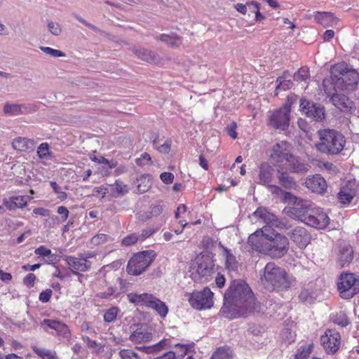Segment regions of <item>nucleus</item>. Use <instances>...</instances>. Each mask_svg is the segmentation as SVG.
I'll list each match as a JSON object with an SVG mask.
<instances>
[{"label":"nucleus","mask_w":359,"mask_h":359,"mask_svg":"<svg viewBox=\"0 0 359 359\" xmlns=\"http://www.w3.org/2000/svg\"><path fill=\"white\" fill-rule=\"evenodd\" d=\"M255 311V298L250 287L244 280H233L224 294L221 312L226 314V318H236Z\"/></svg>","instance_id":"f257e3e1"},{"label":"nucleus","mask_w":359,"mask_h":359,"mask_svg":"<svg viewBox=\"0 0 359 359\" xmlns=\"http://www.w3.org/2000/svg\"><path fill=\"white\" fill-rule=\"evenodd\" d=\"M358 83L359 73L346 63H338L332 67L330 76L323 80V87L325 94L330 95L332 90L353 91Z\"/></svg>","instance_id":"f03ea898"},{"label":"nucleus","mask_w":359,"mask_h":359,"mask_svg":"<svg viewBox=\"0 0 359 359\" xmlns=\"http://www.w3.org/2000/svg\"><path fill=\"white\" fill-rule=\"evenodd\" d=\"M318 140L316 143V149L320 152L328 155L340 154L345 146L344 136L334 129H318L317 132Z\"/></svg>","instance_id":"7ed1b4c3"},{"label":"nucleus","mask_w":359,"mask_h":359,"mask_svg":"<svg viewBox=\"0 0 359 359\" xmlns=\"http://www.w3.org/2000/svg\"><path fill=\"white\" fill-rule=\"evenodd\" d=\"M261 279L264 287L271 291L287 290L293 280L284 269L273 262H269L265 266L264 275Z\"/></svg>","instance_id":"20e7f679"},{"label":"nucleus","mask_w":359,"mask_h":359,"mask_svg":"<svg viewBox=\"0 0 359 359\" xmlns=\"http://www.w3.org/2000/svg\"><path fill=\"white\" fill-rule=\"evenodd\" d=\"M156 257L153 250L139 252L134 255L127 264V272L133 276H137L144 272L151 264Z\"/></svg>","instance_id":"39448f33"},{"label":"nucleus","mask_w":359,"mask_h":359,"mask_svg":"<svg viewBox=\"0 0 359 359\" xmlns=\"http://www.w3.org/2000/svg\"><path fill=\"white\" fill-rule=\"evenodd\" d=\"M340 295L351 299L359 292V277L351 273H342L337 283Z\"/></svg>","instance_id":"423d86ee"},{"label":"nucleus","mask_w":359,"mask_h":359,"mask_svg":"<svg viewBox=\"0 0 359 359\" xmlns=\"http://www.w3.org/2000/svg\"><path fill=\"white\" fill-rule=\"evenodd\" d=\"M290 106L283 107L268 112V125L275 129L285 130L287 129L290 121Z\"/></svg>","instance_id":"0eeeda50"},{"label":"nucleus","mask_w":359,"mask_h":359,"mask_svg":"<svg viewBox=\"0 0 359 359\" xmlns=\"http://www.w3.org/2000/svg\"><path fill=\"white\" fill-rule=\"evenodd\" d=\"M253 215L257 218H259L266 224L264 226H267L268 233L271 228L284 229H290L291 227V226L289 224L287 219L285 217L279 218L275 215L269 212L264 208H257V210L254 212Z\"/></svg>","instance_id":"6e6552de"},{"label":"nucleus","mask_w":359,"mask_h":359,"mask_svg":"<svg viewBox=\"0 0 359 359\" xmlns=\"http://www.w3.org/2000/svg\"><path fill=\"white\" fill-rule=\"evenodd\" d=\"M270 234L266 254L273 258L284 256L289 248V241L286 236L280 233Z\"/></svg>","instance_id":"1a4fd4ad"},{"label":"nucleus","mask_w":359,"mask_h":359,"mask_svg":"<svg viewBox=\"0 0 359 359\" xmlns=\"http://www.w3.org/2000/svg\"><path fill=\"white\" fill-rule=\"evenodd\" d=\"M269 236L267 226H263L248 237V243L253 250L266 254Z\"/></svg>","instance_id":"9d476101"},{"label":"nucleus","mask_w":359,"mask_h":359,"mask_svg":"<svg viewBox=\"0 0 359 359\" xmlns=\"http://www.w3.org/2000/svg\"><path fill=\"white\" fill-rule=\"evenodd\" d=\"M213 293L208 287L201 291L193 292L189 297L191 306L197 310L210 309L213 304Z\"/></svg>","instance_id":"9b49d317"},{"label":"nucleus","mask_w":359,"mask_h":359,"mask_svg":"<svg viewBox=\"0 0 359 359\" xmlns=\"http://www.w3.org/2000/svg\"><path fill=\"white\" fill-rule=\"evenodd\" d=\"M197 265L196 272L192 273V278L195 281H201L203 278L207 279L214 270L215 264L210 257L203 255L198 257L196 259Z\"/></svg>","instance_id":"f8f14e48"},{"label":"nucleus","mask_w":359,"mask_h":359,"mask_svg":"<svg viewBox=\"0 0 359 359\" xmlns=\"http://www.w3.org/2000/svg\"><path fill=\"white\" fill-rule=\"evenodd\" d=\"M309 207V205L307 201L298 199L292 207L286 210V213L288 216L302 222L306 219L312 222L314 220V217L311 215H307Z\"/></svg>","instance_id":"ddd939ff"},{"label":"nucleus","mask_w":359,"mask_h":359,"mask_svg":"<svg viewBox=\"0 0 359 359\" xmlns=\"http://www.w3.org/2000/svg\"><path fill=\"white\" fill-rule=\"evenodd\" d=\"M341 336L333 330H328L320 337V343L327 353H334L339 348Z\"/></svg>","instance_id":"4468645a"},{"label":"nucleus","mask_w":359,"mask_h":359,"mask_svg":"<svg viewBox=\"0 0 359 359\" xmlns=\"http://www.w3.org/2000/svg\"><path fill=\"white\" fill-rule=\"evenodd\" d=\"M330 96V100L332 104L341 111L344 113L353 114L356 110L354 102L344 94L332 93L327 95Z\"/></svg>","instance_id":"2eb2a0df"},{"label":"nucleus","mask_w":359,"mask_h":359,"mask_svg":"<svg viewBox=\"0 0 359 359\" xmlns=\"http://www.w3.org/2000/svg\"><path fill=\"white\" fill-rule=\"evenodd\" d=\"M65 260L71 271L79 277H83V275L79 272L87 271L91 266V262L89 260L82 259L81 256L79 257L67 256Z\"/></svg>","instance_id":"dca6fc26"},{"label":"nucleus","mask_w":359,"mask_h":359,"mask_svg":"<svg viewBox=\"0 0 359 359\" xmlns=\"http://www.w3.org/2000/svg\"><path fill=\"white\" fill-rule=\"evenodd\" d=\"M285 144V142H282L281 143H277L273 145L272 153L270 155L273 161L278 163L285 161L289 163L291 161V159H293V155L290 154L286 148L283 147Z\"/></svg>","instance_id":"f3484780"},{"label":"nucleus","mask_w":359,"mask_h":359,"mask_svg":"<svg viewBox=\"0 0 359 359\" xmlns=\"http://www.w3.org/2000/svg\"><path fill=\"white\" fill-rule=\"evenodd\" d=\"M273 168L268 163H262L259 167L258 183L264 186L271 187L270 183L273 175Z\"/></svg>","instance_id":"a211bd4d"},{"label":"nucleus","mask_w":359,"mask_h":359,"mask_svg":"<svg viewBox=\"0 0 359 359\" xmlns=\"http://www.w3.org/2000/svg\"><path fill=\"white\" fill-rule=\"evenodd\" d=\"M31 111V106L24 104L6 103L3 107V111L6 115L18 116L25 114Z\"/></svg>","instance_id":"6ab92c4d"},{"label":"nucleus","mask_w":359,"mask_h":359,"mask_svg":"<svg viewBox=\"0 0 359 359\" xmlns=\"http://www.w3.org/2000/svg\"><path fill=\"white\" fill-rule=\"evenodd\" d=\"M353 257V250L352 247L347 243L341 244L339 246V254L338 258L339 264L344 266L349 264Z\"/></svg>","instance_id":"aec40b11"},{"label":"nucleus","mask_w":359,"mask_h":359,"mask_svg":"<svg viewBox=\"0 0 359 359\" xmlns=\"http://www.w3.org/2000/svg\"><path fill=\"white\" fill-rule=\"evenodd\" d=\"M152 294L130 292L127 294V298L130 303L137 306L147 307L150 300L153 298Z\"/></svg>","instance_id":"412c9836"},{"label":"nucleus","mask_w":359,"mask_h":359,"mask_svg":"<svg viewBox=\"0 0 359 359\" xmlns=\"http://www.w3.org/2000/svg\"><path fill=\"white\" fill-rule=\"evenodd\" d=\"M316 21L324 27L335 25L338 20L330 12H316Z\"/></svg>","instance_id":"4be33fe9"},{"label":"nucleus","mask_w":359,"mask_h":359,"mask_svg":"<svg viewBox=\"0 0 359 359\" xmlns=\"http://www.w3.org/2000/svg\"><path fill=\"white\" fill-rule=\"evenodd\" d=\"M130 50L140 60L150 63H156V55L151 50L142 48L132 47Z\"/></svg>","instance_id":"5701e85b"},{"label":"nucleus","mask_w":359,"mask_h":359,"mask_svg":"<svg viewBox=\"0 0 359 359\" xmlns=\"http://www.w3.org/2000/svg\"><path fill=\"white\" fill-rule=\"evenodd\" d=\"M147 308L154 310L161 318H165L168 313V307L161 300L153 295Z\"/></svg>","instance_id":"b1692460"},{"label":"nucleus","mask_w":359,"mask_h":359,"mask_svg":"<svg viewBox=\"0 0 359 359\" xmlns=\"http://www.w3.org/2000/svg\"><path fill=\"white\" fill-rule=\"evenodd\" d=\"M292 238L300 248H306L310 243V236L304 229H294Z\"/></svg>","instance_id":"393cba45"},{"label":"nucleus","mask_w":359,"mask_h":359,"mask_svg":"<svg viewBox=\"0 0 359 359\" xmlns=\"http://www.w3.org/2000/svg\"><path fill=\"white\" fill-rule=\"evenodd\" d=\"M12 146L14 149L20 151H25L29 149H32L34 146V140L18 137L13 140Z\"/></svg>","instance_id":"a878e982"},{"label":"nucleus","mask_w":359,"mask_h":359,"mask_svg":"<svg viewBox=\"0 0 359 359\" xmlns=\"http://www.w3.org/2000/svg\"><path fill=\"white\" fill-rule=\"evenodd\" d=\"M135 184L139 193L143 194L146 192L151 187V175L149 174L141 175L137 179Z\"/></svg>","instance_id":"bb28decb"},{"label":"nucleus","mask_w":359,"mask_h":359,"mask_svg":"<svg viewBox=\"0 0 359 359\" xmlns=\"http://www.w3.org/2000/svg\"><path fill=\"white\" fill-rule=\"evenodd\" d=\"M151 337L152 334L151 332L139 329L132 333L130 339L135 343H141L149 341Z\"/></svg>","instance_id":"cd10ccee"},{"label":"nucleus","mask_w":359,"mask_h":359,"mask_svg":"<svg viewBox=\"0 0 359 359\" xmlns=\"http://www.w3.org/2000/svg\"><path fill=\"white\" fill-rule=\"evenodd\" d=\"M223 255L225 257L226 268L229 271H236L238 268V262L236 257L226 248H224Z\"/></svg>","instance_id":"c85d7f7f"},{"label":"nucleus","mask_w":359,"mask_h":359,"mask_svg":"<svg viewBox=\"0 0 359 359\" xmlns=\"http://www.w3.org/2000/svg\"><path fill=\"white\" fill-rule=\"evenodd\" d=\"M278 178L280 184L285 189H290L296 186L294 179L290 177L287 172H283L282 170H278Z\"/></svg>","instance_id":"c756f323"},{"label":"nucleus","mask_w":359,"mask_h":359,"mask_svg":"<svg viewBox=\"0 0 359 359\" xmlns=\"http://www.w3.org/2000/svg\"><path fill=\"white\" fill-rule=\"evenodd\" d=\"M330 224V217L321 210H316V229H324Z\"/></svg>","instance_id":"7c9ffc66"},{"label":"nucleus","mask_w":359,"mask_h":359,"mask_svg":"<svg viewBox=\"0 0 359 359\" xmlns=\"http://www.w3.org/2000/svg\"><path fill=\"white\" fill-rule=\"evenodd\" d=\"M299 107L301 111L306 114L312 121L314 117V103L305 98H302L300 100Z\"/></svg>","instance_id":"2f4dec72"},{"label":"nucleus","mask_w":359,"mask_h":359,"mask_svg":"<svg viewBox=\"0 0 359 359\" xmlns=\"http://www.w3.org/2000/svg\"><path fill=\"white\" fill-rule=\"evenodd\" d=\"M156 40L163 41L171 47L178 46L182 42L180 37L175 34L169 35L163 34L157 36Z\"/></svg>","instance_id":"473e14b6"},{"label":"nucleus","mask_w":359,"mask_h":359,"mask_svg":"<svg viewBox=\"0 0 359 359\" xmlns=\"http://www.w3.org/2000/svg\"><path fill=\"white\" fill-rule=\"evenodd\" d=\"M233 353L228 346L218 348L212 354L211 359H232Z\"/></svg>","instance_id":"72a5a7b5"},{"label":"nucleus","mask_w":359,"mask_h":359,"mask_svg":"<svg viewBox=\"0 0 359 359\" xmlns=\"http://www.w3.org/2000/svg\"><path fill=\"white\" fill-rule=\"evenodd\" d=\"M354 197L353 191L348 188L343 187L338 194V198L344 205L349 204Z\"/></svg>","instance_id":"f704fd0d"},{"label":"nucleus","mask_w":359,"mask_h":359,"mask_svg":"<svg viewBox=\"0 0 359 359\" xmlns=\"http://www.w3.org/2000/svg\"><path fill=\"white\" fill-rule=\"evenodd\" d=\"M164 344H165V342L163 341H161L159 343H157L153 346H136L135 348L142 351L145 353H148V354L155 353L160 351L163 348Z\"/></svg>","instance_id":"c9c22d12"},{"label":"nucleus","mask_w":359,"mask_h":359,"mask_svg":"<svg viewBox=\"0 0 359 359\" xmlns=\"http://www.w3.org/2000/svg\"><path fill=\"white\" fill-rule=\"evenodd\" d=\"M313 351V344L301 346L297 351L294 359H307Z\"/></svg>","instance_id":"e433bc0d"},{"label":"nucleus","mask_w":359,"mask_h":359,"mask_svg":"<svg viewBox=\"0 0 359 359\" xmlns=\"http://www.w3.org/2000/svg\"><path fill=\"white\" fill-rule=\"evenodd\" d=\"M33 350L42 359H56V353L55 351L37 347H34Z\"/></svg>","instance_id":"4c0bfd02"},{"label":"nucleus","mask_w":359,"mask_h":359,"mask_svg":"<svg viewBox=\"0 0 359 359\" xmlns=\"http://www.w3.org/2000/svg\"><path fill=\"white\" fill-rule=\"evenodd\" d=\"M290 165V170L294 172H304L308 170V168L306 165L300 163L299 161L294 158L293 156V159H291V161L289 162Z\"/></svg>","instance_id":"58836bf2"},{"label":"nucleus","mask_w":359,"mask_h":359,"mask_svg":"<svg viewBox=\"0 0 359 359\" xmlns=\"http://www.w3.org/2000/svg\"><path fill=\"white\" fill-rule=\"evenodd\" d=\"M327 188L325 180L320 175H316V192L323 194Z\"/></svg>","instance_id":"ea45409f"},{"label":"nucleus","mask_w":359,"mask_h":359,"mask_svg":"<svg viewBox=\"0 0 359 359\" xmlns=\"http://www.w3.org/2000/svg\"><path fill=\"white\" fill-rule=\"evenodd\" d=\"M153 144L154 145L155 149L162 154H168L170 151V147H171V141L170 140H167L163 144L158 146V137H156L153 140Z\"/></svg>","instance_id":"a19ab883"},{"label":"nucleus","mask_w":359,"mask_h":359,"mask_svg":"<svg viewBox=\"0 0 359 359\" xmlns=\"http://www.w3.org/2000/svg\"><path fill=\"white\" fill-rule=\"evenodd\" d=\"M333 322L342 327L347 326L350 323L346 314L341 311L336 314L333 318Z\"/></svg>","instance_id":"79ce46f5"},{"label":"nucleus","mask_w":359,"mask_h":359,"mask_svg":"<svg viewBox=\"0 0 359 359\" xmlns=\"http://www.w3.org/2000/svg\"><path fill=\"white\" fill-rule=\"evenodd\" d=\"M276 83L278 84L275 90L276 95H278L280 90H285L290 89L292 86V83L290 80H283L280 76L277 78Z\"/></svg>","instance_id":"37998d69"},{"label":"nucleus","mask_w":359,"mask_h":359,"mask_svg":"<svg viewBox=\"0 0 359 359\" xmlns=\"http://www.w3.org/2000/svg\"><path fill=\"white\" fill-rule=\"evenodd\" d=\"M39 49L44 53L49 55L53 57H60L66 55L64 52L50 47L39 46Z\"/></svg>","instance_id":"c03bdc74"},{"label":"nucleus","mask_w":359,"mask_h":359,"mask_svg":"<svg viewBox=\"0 0 359 359\" xmlns=\"http://www.w3.org/2000/svg\"><path fill=\"white\" fill-rule=\"evenodd\" d=\"M55 332L58 335H60L67 339L70 337V330L68 326L60 321L57 323Z\"/></svg>","instance_id":"a18cd8bd"},{"label":"nucleus","mask_w":359,"mask_h":359,"mask_svg":"<svg viewBox=\"0 0 359 359\" xmlns=\"http://www.w3.org/2000/svg\"><path fill=\"white\" fill-rule=\"evenodd\" d=\"M118 310L117 307H111L109 309H107L104 314V321L107 323H111L114 321L118 314Z\"/></svg>","instance_id":"49530a36"},{"label":"nucleus","mask_w":359,"mask_h":359,"mask_svg":"<svg viewBox=\"0 0 359 359\" xmlns=\"http://www.w3.org/2000/svg\"><path fill=\"white\" fill-rule=\"evenodd\" d=\"M309 78V70L306 67H302L294 74V79L297 81H305Z\"/></svg>","instance_id":"de8ad7c7"},{"label":"nucleus","mask_w":359,"mask_h":359,"mask_svg":"<svg viewBox=\"0 0 359 359\" xmlns=\"http://www.w3.org/2000/svg\"><path fill=\"white\" fill-rule=\"evenodd\" d=\"M119 355L121 359H142L137 353L129 349L121 350L119 351Z\"/></svg>","instance_id":"09e8293b"},{"label":"nucleus","mask_w":359,"mask_h":359,"mask_svg":"<svg viewBox=\"0 0 359 359\" xmlns=\"http://www.w3.org/2000/svg\"><path fill=\"white\" fill-rule=\"evenodd\" d=\"M37 154L40 158H47L50 155L48 143H41L37 149Z\"/></svg>","instance_id":"8fccbe9b"},{"label":"nucleus","mask_w":359,"mask_h":359,"mask_svg":"<svg viewBox=\"0 0 359 359\" xmlns=\"http://www.w3.org/2000/svg\"><path fill=\"white\" fill-rule=\"evenodd\" d=\"M47 26L48 31L54 36H59L62 33V27L57 22L48 21Z\"/></svg>","instance_id":"3c124183"},{"label":"nucleus","mask_w":359,"mask_h":359,"mask_svg":"<svg viewBox=\"0 0 359 359\" xmlns=\"http://www.w3.org/2000/svg\"><path fill=\"white\" fill-rule=\"evenodd\" d=\"M58 320H54L50 319H44L41 322V327L46 332L48 331V328L54 330L55 331Z\"/></svg>","instance_id":"603ef678"},{"label":"nucleus","mask_w":359,"mask_h":359,"mask_svg":"<svg viewBox=\"0 0 359 359\" xmlns=\"http://www.w3.org/2000/svg\"><path fill=\"white\" fill-rule=\"evenodd\" d=\"M325 120V109L323 106L316 105V122H323Z\"/></svg>","instance_id":"864d4df0"},{"label":"nucleus","mask_w":359,"mask_h":359,"mask_svg":"<svg viewBox=\"0 0 359 359\" xmlns=\"http://www.w3.org/2000/svg\"><path fill=\"white\" fill-rule=\"evenodd\" d=\"M74 17L80 22L88 27V28L91 29L95 32L97 33H102L103 32L99 29L98 27H95V25L90 24L88 21H86L85 19H83L82 17H81L79 15L77 14H73Z\"/></svg>","instance_id":"5fc2aeb1"},{"label":"nucleus","mask_w":359,"mask_h":359,"mask_svg":"<svg viewBox=\"0 0 359 359\" xmlns=\"http://www.w3.org/2000/svg\"><path fill=\"white\" fill-rule=\"evenodd\" d=\"M115 191L118 194L124 195L128 192V189L126 184H123L120 180H116L114 183Z\"/></svg>","instance_id":"6e6d98bb"},{"label":"nucleus","mask_w":359,"mask_h":359,"mask_svg":"<svg viewBox=\"0 0 359 359\" xmlns=\"http://www.w3.org/2000/svg\"><path fill=\"white\" fill-rule=\"evenodd\" d=\"M299 127L302 130V131L306 133L308 137L311 140L312 133L310 131V127H309V124L306 120L300 118L298 121Z\"/></svg>","instance_id":"4d7b16f0"},{"label":"nucleus","mask_w":359,"mask_h":359,"mask_svg":"<svg viewBox=\"0 0 359 359\" xmlns=\"http://www.w3.org/2000/svg\"><path fill=\"white\" fill-rule=\"evenodd\" d=\"M108 236L104 233L97 234L91 238V243L98 245L105 243L107 241Z\"/></svg>","instance_id":"13d9d810"},{"label":"nucleus","mask_w":359,"mask_h":359,"mask_svg":"<svg viewBox=\"0 0 359 359\" xmlns=\"http://www.w3.org/2000/svg\"><path fill=\"white\" fill-rule=\"evenodd\" d=\"M283 195V202L293 205L299 198L290 192L280 190Z\"/></svg>","instance_id":"bf43d9fd"},{"label":"nucleus","mask_w":359,"mask_h":359,"mask_svg":"<svg viewBox=\"0 0 359 359\" xmlns=\"http://www.w3.org/2000/svg\"><path fill=\"white\" fill-rule=\"evenodd\" d=\"M14 200L15 201V205L17 208H21L27 205L28 196H14Z\"/></svg>","instance_id":"052dcab7"},{"label":"nucleus","mask_w":359,"mask_h":359,"mask_svg":"<svg viewBox=\"0 0 359 359\" xmlns=\"http://www.w3.org/2000/svg\"><path fill=\"white\" fill-rule=\"evenodd\" d=\"M15 197H9L8 198H4L3 200V204L6 207V208L9 210H13L17 209V206L15 203L14 200Z\"/></svg>","instance_id":"680f3d73"},{"label":"nucleus","mask_w":359,"mask_h":359,"mask_svg":"<svg viewBox=\"0 0 359 359\" xmlns=\"http://www.w3.org/2000/svg\"><path fill=\"white\" fill-rule=\"evenodd\" d=\"M137 240L138 237L133 233L125 237L122 241V243L126 246H130L135 244Z\"/></svg>","instance_id":"e2e57ef3"},{"label":"nucleus","mask_w":359,"mask_h":359,"mask_svg":"<svg viewBox=\"0 0 359 359\" xmlns=\"http://www.w3.org/2000/svg\"><path fill=\"white\" fill-rule=\"evenodd\" d=\"M236 128H237V126L234 121L231 122L226 128L228 135L233 139H236L237 137V133L236 131Z\"/></svg>","instance_id":"0e129e2a"},{"label":"nucleus","mask_w":359,"mask_h":359,"mask_svg":"<svg viewBox=\"0 0 359 359\" xmlns=\"http://www.w3.org/2000/svg\"><path fill=\"white\" fill-rule=\"evenodd\" d=\"M52 294V290L50 289H47L40 293L39 299L41 302L46 303L50 301Z\"/></svg>","instance_id":"69168bd1"},{"label":"nucleus","mask_w":359,"mask_h":359,"mask_svg":"<svg viewBox=\"0 0 359 359\" xmlns=\"http://www.w3.org/2000/svg\"><path fill=\"white\" fill-rule=\"evenodd\" d=\"M160 178L163 183L169 184L172 183L174 180V175L171 172H165L161 174Z\"/></svg>","instance_id":"338daca9"},{"label":"nucleus","mask_w":359,"mask_h":359,"mask_svg":"<svg viewBox=\"0 0 359 359\" xmlns=\"http://www.w3.org/2000/svg\"><path fill=\"white\" fill-rule=\"evenodd\" d=\"M299 298L304 302L311 304L313 303V298L311 293L309 292L308 290H304L299 294Z\"/></svg>","instance_id":"774afa93"}]
</instances>
